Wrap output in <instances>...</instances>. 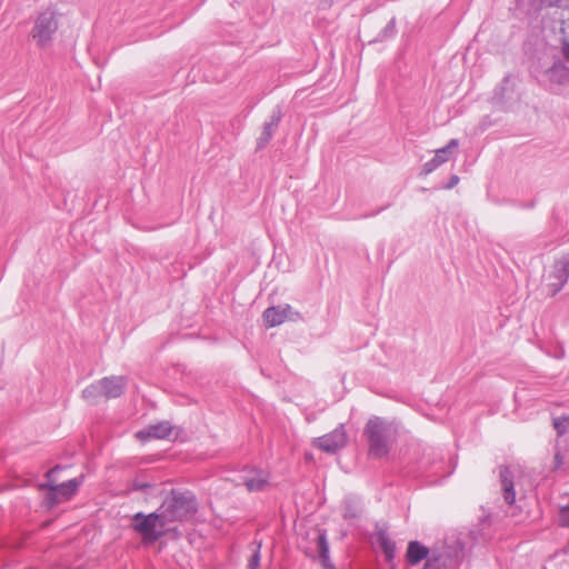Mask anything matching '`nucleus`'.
Here are the masks:
<instances>
[{
  "label": "nucleus",
  "instance_id": "nucleus-28",
  "mask_svg": "<svg viewBox=\"0 0 569 569\" xmlns=\"http://www.w3.org/2000/svg\"><path fill=\"white\" fill-rule=\"evenodd\" d=\"M459 182V177L453 174L450 177V180L448 182V184L446 186L447 189H451L453 187H456Z\"/></svg>",
  "mask_w": 569,
  "mask_h": 569
},
{
  "label": "nucleus",
  "instance_id": "nucleus-19",
  "mask_svg": "<svg viewBox=\"0 0 569 569\" xmlns=\"http://www.w3.org/2000/svg\"><path fill=\"white\" fill-rule=\"evenodd\" d=\"M82 397L91 402V403H96L98 402V400L103 397V388H102V383H101V379L98 380L97 382H93L91 383L90 386H88L83 391H82Z\"/></svg>",
  "mask_w": 569,
  "mask_h": 569
},
{
  "label": "nucleus",
  "instance_id": "nucleus-13",
  "mask_svg": "<svg viewBox=\"0 0 569 569\" xmlns=\"http://www.w3.org/2000/svg\"><path fill=\"white\" fill-rule=\"evenodd\" d=\"M437 549L445 561V567L448 568L457 566L463 555V548L459 542H456L453 546H443L442 548Z\"/></svg>",
  "mask_w": 569,
  "mask_h": 569
},
{
  "label": "nucleus",
  "instance_id": "nucleus-20",
  "mask_svg": "<svg viewBox=\"0 0 569 569\" xmlns=\"http://www.w3.org/2000/svg\"><path fill=\"white\" fill-rule=\"evenodd\" d=\"M378 542L386 556L387 561H391L396 555V543L383 532L379 535Z\"/></svg>",
  "mask_w": 569,
  "mask_h": 569
},
{
  "label": "nucleus",
  "instance_id": "nucleus-27",
  "mask_svg": "<svg viewBox=\"0 0 569 569\" xmlns=\"http://www.w3.org/2000/svg\"><path fill=\"white\" fill-rule=\"evenodd\" d=\"M149 487V483L147 482H142V481H138L136 480L133 483H132V489L133 490H144L146 488Z\"/></svg>",
  "mask_w": 569,
  "mask_h": 569
},
{
  "label": "nucleus",
  "instance_id": "nucleus-10",
  "mask_svg": "<svg viewBox=\"0 0 569 569\" xmlns=\"http://www.w3.org/2000/svg\"><path fill=\"white\" fill-rule=\"evenodd\" d=\"M499 478L501 483V491L505 501L508 505H513L516 501V491H515V481L512 471L509 467L500 466L499 467Z\"/></svg>",
  "mask_w": 569,
  "mask_h": 569
},
{
  "label": "nucleus",
  "instance_id": "nucleus-7",
  "mask_svg": "<svg viewBox=\"0 0 569 569\" xmlns=\"http://www.w3.org/2000/svg\"><path fill=\"white\" fill-rule=\"evenodd\" d=\"M347 445V433L343 425L313 441V446L327 453H335Z\"/></svg>",
  "mask_w": 569,
  "mask_h": 569
},
{
  "label": "nucleus",
  "instance_id": "nucleus-2",
  "mask_svg": "<svg viewBox=\"0 0 569 569\" xmlns=\"http://www.w3.org/2000/svg\"><path fill=\"white\" fill-rule=\"evenodd\" d=\"M396 427L379 417L368 420L365 427V436L369 443V453L375 458L388 456L396 440Z\"/></svg>",
  "mask_w": 569,
  "mask_h": 569
},
{
  "label": "nucleus",
  "instance_id": "nucleus-5",
  "mask_svg": "<svg viewBox=\"0 0 569 569\" xmlns=\"http://www.w3.org/2000/svg\"><path fill=\"white\" fill-rule=\"evenodd\" d=\"M57 29L58 21L56 13L47 9L39 13L36 19L31 36L39 47H46L51 42L52 36L56 33Z\"/></svg>",
  "mask_w": 569,
  "mask_h": 569
},
{
  "label": "nucleus",
  "instance_id": "nucleus-18",
  "mask_svg": "<svg viewBox=\"0 0 569 569\" xmlns=\"http://www.w3.org/2000/svg\"><path fill=\"white\" fill-rule=\"evenodd\" d=\"M550 277L556 280L555 282L550 283L551 293L555 296L568 282L569 277L566 273V271L560 267V264L558 263L557 260L553 263V270H552Z\"/></svg>",
  "mask_w": 569,
  "mask_h": 569
},
{
  "label": "nucleus",
  "instance_id": "nucleus-1",
  "mask_svg": "<svg viewBox=\"0 0 569 569\" xmlns=\"http://www.w3.org/2000/svg\"><path fill=\"white\" fill-rule=\"evenodd\" d=\"M198 510L196 496L189 490L172 489L159 507V511L167 521H184L194 516Z\"/></svg>",
  "mask_w": 569,
  "mask_h": 569
},
{
  "label": "nucleus",
  "instance_id": "nucleus-21",
  "mask_svg": "<svg viewBox=\"0 0 569 569\" xmlns=\"http://www.w3.org/2000/svg\"><path fill=\"white\" fill-rule=\"evenodd\" d=\"M438 549H432L422 569H447Z\"/></svg>",
  "mask_w": 569,
  "mask_h": 569
},
{
  "label": "nucleus",
  "instance_id": "nucleus-29",
  "mask_svg": "<svg viewBox=\"0 0 569 569\" xmlns=\"http://www.w3.org/2000/svg\"><path fill=\"white\" fill-rule=\"evenodd\" d=\"M553 462H555V469H558V468H560V467H561V465H562V459H561V456H560V453H559V452H557V453L555 455Z\"/></svg>",
  "mask_w": 569,
  "mask_h": 569
},
{
  "label": "nucleus",
  "instance_id": "nucleus-24",
  "mask_svg": "<svg viewBox=\"0 0 569 569\" xmlns=\"http://www.w3.org/2000/svg\"><path fill=\"white\" fill-rule=\"evenodd\" d=\"M559 522L562 527H569V506L561 509Z\"/></svg>",
  "mask_w": 569,
  "mask_h": 569
},
{
  "label": "nucleus",
  "instance_id": "nucleus-14",
  "mask_svg": "<svg viewBox=\"0 0 569 569\" xmlns=\"http://www.w3.org/2000/svg\"><path fill=\"white\" fill-rule=\"evenodd\" d=\"M171 426L169 422H160L153 426H150L146 430H141L137 433V437L140 439H147V438H156V439H164L167 438L171 432Z\"/></svg>",
  "mask_w": 569,
  "mask_h": 569
},
{
  "label": "nucleus",
  "instance_id": "nucleus-33",
  "mask_svg": "<svg viewBox=\"0 0 569 569\" xmlns=\"http://www.w3.org/2000/svg\"><path fill=\"white\" fill-rule=\"evenodd\" d=\"M58 469H59V467H58V466H57V467H54V468H52V469H50V470L46 473L47 478L50 480V479H51V477L53 476V473H54Z\"/></svg>",
  "mask_w": 569,
  "mask_h": 569
},
{
  "label": "nucleus",
  "instance_id": "nucleus-11",
  "mask_svg": "<svg viewBox=\"0 0 569 569\" xmlns=\"http://www.w3.org/2000/svg\"><path fill=\"white\" fill-rule=\"evenodd\" d=\"M127 378L123 376L102 378L101 383L103 388V397L108 399L120 397L127 387Z\"/></svg>",
  "mask_w": 569,
  "mask_h": 569
},
{
  "label": "nucleus",
  "instance_id": "nucleus-30",
  "mask_svg": "<svg viewBox=\"0 0 569 569\" xmlns=\"http://www.w3.org/2000/svg\"><path fill=\"white\" fill-rule=\"evenodd\" d=\"M543 2L548 6H559L562 0H543Z\"/></svg>",
  "mask_w": 569,
  "mask_h": 569
},
{
  "label": "nucleus",
  "instance_id": "nucleus-15",
  "mask_svg": "<svg viewBox=\"0 0 569 569\" xmlns=\"http://www.w3.org/2000/svg\"><path fill=\"white\" fill-rule=\"evenodd\" d=\"M430 551L418 541H410L407 549V560L410 565H417L423 559H428Z\"/></svg>",
  "mask_w": 569,
  "mask_h": 569
},
{
  "label": "nucleus",
  "instance_id": "nucleus-32",
  "mask_svg": "<svg viewBox=\"0 0 569 569\" xmlns=\"http://www.w3.org/2000/svg\"><path fill=\"white\" fill-rule=\"evenodd\" d=\"M382 210H383V208H380L379 210H377L375 212L362 214L361 218L373 217V216L378 214L379 212H381Z\"/></svg>",
  "mask_w": 569,
  "mask_h": 569
},
{
  "label": "nucleus",
  "instance_id": "nucleus-22",
  "mask_svg": "<svg viewBox=\"0 0 569 569\" xmlns=\"http://www.w3.org/2000/svg\"><path fill=\"white\" fill-rule=\"evenodd\" d=\"M252 546L254 548H253V553H252V556H251V558L249 560L248 568L249 569H257L259 567V563H260L261 542L254 541L252 543Z\"/></svg>",
  "mask_w": 569,
  "mask_h": 569
},
{
  "label": "nucleus",
  "instance_id": "nucleus-12",
  "mask_svg": "<svg viewBox=\"0 0 569 569\" xmlns=\"http://www.w3.org/2000/svg\"><path fill=\"white\" fill-rule=\"evenodd\" d=\"M282 114L279 108L274 109L269 118V120L264 123L261 136L258 139L257 147L263 148L273 137L276 129L278 128L281 121Z\"/></svg>",
  "mask_w": 569,
  "mask_h": 569
},
{
  "label": "nucleus",
  "instance_id": "nucleus-8",
  "mask_svg": "<svg viewBox=\"0 0 569 569\" xmlns=\"http://www.w3.org/2000/svg\"><path fill=\"white\" fill-rule=\"evenodd\" d=\"M241 478L247 490L250 492L263 491L270 485V473L263 469H244Z\"/></svg>",
  "mask_w": 569,
  "mask_h": 569
},
{
  "label": "nucleus",
  "instance_id": "nucleus-17",
  "mask_svg": "<svg viewBox=\"0 0 569 569\" xmlns=\"http://www.w3.org/2000/svg\"><path fill=\"white\" fill-rule=\"evenodd\" d=\"M317 547L319 558L325 569H336L329 557V543L325 531L320 532L317 537Z\"/></svg>",
  "mask_w": 569,
  "mask_h": 569
},
{
  "label": "nucleus",
  "instance_id": "nucleus-31",
  "mask_svg": "<svg viewBox=\"0 0 569 569\" xmlns=\"http://www.w3.org/2000/svg\"><path fill=\"white\" fill-rule=\"evenodd\" d=\"M385 31H390L391 33H395V22L390 21L388 26L386 27Z\"/></svg>",
  "mask_w": 569,
  "mask_h": 569
},
{
  "label": "nucleus",
  "instance_id": "nucleus-23",
  "mask_svg": "<svg viewBox=\"0 0 569 569\" xmlns=\"http://www.w3.org/2000/svg\"><path fill=\"white\" fill-rule=\"evenodd\" d=\"M553 428L556 429L558 436H562L567 432L569 429V418L568 417H561L556 418L553 420Z\"/></svg>",
  "mask_w": 569,
  "mask_h": 569
},
{
  "label": "nucleus",
  "instance_id": "nucleus-4",
  "mask_svg": "<svg viewBox=\"0 0 569 569\" xmlns=\"http://www.w3.org/2000/svg\"><path fill=\"white\" fill-rule=\"evenodd\" d=\"M83 480L84 476L80 475L79 477L60 485H53L49 481L40 485L41 489H48V493L46 496L47 505L49 507H53L64 500H69L82 485Z\"/></svg>",
  "mask_w": 569,
  "mask_h": 569
},
{
  "label": "nucleus",
  "instance_id": "nucleus-26",
  "mask_svg": "<svg viewBox=\"0 0 569 569\" xmlns=\"http://www.w3.org/2000/svg\"><path fill=\"white\" fill-rule=\"evenodd\" d=\"M557 261L569 277V252L557 259Z\"/></svg>",
  "mask_w": 569,
  "mask_h": 569
},
{
  "label": "nucleus",
  "instance_id": "nucleus-16",
  "mask_svg": "<svg viewBox=\"0 0 569 569\" xmlns=\"http://www.w3.org/2000/svg\"><path fill=\"white\" fill-rule=\"evenodd\" d=\"M548 80L555 84H565L569 81V69L561 62L555 63L546 72Z\"/></svg>",
  "mask_w": 569,
  "mask_h": 569
},
{
  "label": "nucleus",
  "instance_id": "nucleus-6",
  "mask_svg": "<svg viewBox=\"0 0 569 569\" xmlns=\"http://www.w3.org/2000/svg\"><path fill=\"white\" fill-rule=\"evenodd\" d=\"M262 317L268 328L280 326L287 320L298 321L302 319L301 315L295 311L290 305L269 307L263 311Z\"/></svg>",
  "mask_w": 569,
  "mask_h": 569
},
{
  "label": "nucleus",
  "instance_id": "nucleus-3",
  "mask_svg": "<svg viewBox=\"0 0 569 569\" xmlns=\"http://www.w3.org/2000/svg\"><path fill=\"white\" fill-rule=\"evenodd\" d=\"M167 525L159 509L149 515L137 512L131 519L132 529L142 537L144 543H154L161 539Z\"/></svg>",
  "mask_w": 569,
  "mask_h": 569
},
{
  "label": "nucleus",
  "instance_id": "nucleus-25",
  "mask_svg": "<svg viewBox=\"0 0 569 569\" xmlns=\"http://www.w3.org/2000/svg\"><path fill=\"white\" fill-rule=\"evenodd\" d=\"M560 53L563 58V60L569 63V40L562 39L561 47H560Z\"/></svg>",
  "mask_w": 569,
  "mask_h": 569
},
{
  "label": "nucleus",
  "instance_id": "nucleus-9",
  "mask_svg": "<svg viewBox=\"0 0 569 569\" xmlns=\"http://www.w3.org/2000/svg\"><path fill=\"white\" fill-rule=\"evenodd\" d=\"M458 140L451 139L447 146L436 151L435 157L423 164L422 173L429 174L435 171L439 166L447 162L453 151L458 148Z\"/></svg>",
  "mask_w": 569,
  "mask_h": 569
}]
</instances>
